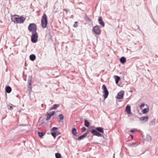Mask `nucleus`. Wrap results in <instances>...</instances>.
<instances>
[{
  "instance_id": "obj_1",
  "label": "nucleus",
  "mask_w": 158,
  "mask_h": 158,
  "mask_svg": "<svg viewBox=\"0 0 158 158\" xmlns=\"http://www.w3.org/2000/svg\"><path fill=\"white\" fill-rule=\"evenodd\" d=\"M98 131L103 133L104 132V129L102 127H97L95 130L93 129L91 131V132L94 135H95L98 137L102 136V135Z\"/></svg>"
},
{
  "instance_id": "obj_2",
  "label": "nucleus",
  "mask_w": 158,
  "mask_h": 158,
  "mask_svg": "<svg viewBox=\"0 0 158 158\" xmlns=\"http://www.w3.org/2000/svg\"><path fill=\"white\" fill-rule=\"evenodd\" d=\"M48 23L47 16L45 14H44L42 17L41 24L43 28H44L46 27Z\"/></svg>"
},
{
  "instance_id": "obj_3",
  "label": "nucleus",
  "mask_w": 158,
  "mask_h": 158,
  "mask_svg": "<svg viewBox=\"0 0 158 158\" xmlns=\"http://www.w3.org/2000/svg\"><path fill=\"white\" fill-rule=\"evenodd\" d=\"M37 29L36 25L34 23H30L28 27V30L32 33L36 32Z\"/></svg>"
},
{
  "instance_id": "obj_4",
  "label": "nucleus",
  "mask_w": 158,
  "mask_h": 158,
  "mask_svg": "<svg viewBox=\"0 0 158 158\" xmlns=\"http://www.w3.org/2000/svg\"><path fill=\"white\" fill-rule=\"evenodd\" d=\"M31 41L33 43H36L38 40V35L37 32L32 33Z\"/></svg>"
},
{
  "instance_id": "obj_5",
  "label": "nucleus",
  "mask_w": 158,
  "mask_h": 158,
  "mask_svg": "<svg viewBox=\"0 0 158 158\" xmlns=\"http://www.w3.org/2000/svg\"><path fill=\"white\" fill-rule=\"evenodd\" d=\"M102 89L103 90V93H104L103 96L104 99H106L108 97L109 94V92L107 88L105 85H103L102 87Z\"/></svg>"
},
{
  "instance_id": "obj_6",
  "label": "nucleus",
  "mask_w": 158,
  "mask_h": 158,
  "mask_svg": "<svg viewBox=\"0 0 158 158\" xmlns=\"http://www.w3.org/2000/svg\"><path fill=\"white\" fill-rule=\"evenodd\" d=\"M93 31L96 35H99L101 33V30L99 26H96L93 28Z\"/></svg>"
},
{
  "instance_id": "obj_7",
  "label": "nucleus",
  "mask_w": 158,
  "mask_h": 158,
  "mask_svg": "<svg viewBox=\"0 0 158 158\" xmlns=\"http://www.w3.org/2000/svg\"><path fill=\"white\" fill-rule=\"evenodd\" d=\"M124 93L123 91H120L118 94L117 98L119 99H122L123 97Z\"/></svg>"
},
{
  "instance_id": "obj_8",
  "label": "nucleus",
  "mask_w": 158,
  "mask_h": 158,
  "mask_svg": "<svg viewBox=\"0 0 158 158\" xmlns=\"http://www.w3.org/2000/svg\"><path fill=\"white\" fill-rule=\"evenodd\" d=\"M19 16L17 15H14L11 16V20L12 21L15 23H17L18 20V19Z\"/></svg>"
},
{
  "instance_id": "obj_9",
  "label": "nucleus",
  "mask_w": 158,
  "mask_h": 158,
  "mask_svg": "<svg viewBox=\"0 0 158 158\" xmlns=\"http://www.w3.org/2000/svg\"><path fill=\"white\" fill-rule=\"evenodd\" d=\"M25 18L23 17H22V16L20 17H18V20L17 23H23L25 20Z\"/></svg>"
},
{
  "instance_id": "obj_10",
  "label": "nucleus",
  "mask_w": 158,
  "mask_h": 158,
  "mask_svg": "<svg viewBox=\"0 0 158 158\" xmlns=\"http://www.w3.org/2000/svg\"><path fill=\"white\" fill-rule=\"evenodd\" d=\"M55 113V112L54 111H52L51 112V113H47V117L46 118V120H48Z\"/></svg>"
},
{
  "instance_id": "obj_11",
  "label": "nucleus",
  "mask_w": 158,
  "mask_h": 158,
  "mask_svg": "<svg viewBox=\"0 0 158 158\" xmlns=\"http://www.w3.org/2000/svg\"><path fill=\"white\" fill-rule=\"evenodd\" d=\"M98 22L99 24L102 25V27H104L105 26V23L102 20V17H99L98 20Z\"/></svg>"
},
{
  "instance_id": "obj_12",
  "label": "nucleus",
  "mask_w": 158,
  "mask_h": 158,
  "mask_svg": "<svg viewBox=\"0 0 158 158\" xmlns=\"http://www.w3.org/2000/svg\"><path fill=\"white\" fill-rule=\"evenodd\" d=\"M125 111L128 114L131 113V106H130L127 105L126 107Z\"/></svg>"
},
{
  "instance_id": "obj_13",
  "label": "nucleus",
  "mask_w": 158,
  "mask_h": 158,
  "mask_svg": "<svg viewBox=\"0 0 158 158\" xmlns=\"http://www.w3.org/2000/svg\"><path fill=\"white\" fill-rule=\"evenodd\" d=\"M11 90V88L10 86H6L5 87V91L7 93H10Z\"/></svg>"
},
{
  "instance_id": "obj_14",
  "label": "nucleus",
  "mask_w": 158,
  "mask_h": 158,
  "mask_svg": "<svg viewBox=\"0 0 158 158\" xmlns=\"http://www.w3.org/2000/svg\"><path fill=\"white\" fill-rule=\"evenodd\" d=\"M141 120L144 121V122L148 121V116H146L144 117H142L140 118Z\"/></svg>"
},
{
  "instance_id": "obj_15",
  "label": "nucleus",
  "mask_w": 158,
  "mask_h": 158,
  "mask_svg": "<svg viewBox=\"0 0 158 158\" xmlns=\"http://www.w3.org/2000/svg\"><path fill=\"white\" fill-rule=\"evenodd\" d=\"M36 59V56L34 54H31L30 56V59L31 61H34Z\"/></svg>"
},
{
  "instance_id": "obj_16",
  "label": "nucleus",
  "mask_w": 158,
  "mask_h": 158,
  "mask_svg": "<svg viewBox=\"0 0 158 158\" xmlns=\"http://www.w3.org/2000/svg\"><path fill=\"white\" fill-rule=\"evenodd\" d=\"M72 133L75 136H77V130L74 127L72 129Z\"/></svg>"
},
{
  "instance_id": "obj_17",
  "label": "nucleus",
  "mask_w": 158,
  "mask_h": 158,
  "mask_svg": "<svg viewBox=\"0 0 158 158\" xmlns=\"http://www.w3.org/2000/svg\"><path fill=\"white\" fill-rule=\"evenodd\" d=\"M120 60L121 63L124 64L126 61V59L125 57H122L120 58Z\"/></svg>"
},
{
  "instance_id": "obj_18",
  "label": "nucleus",
  "mask_w": 158,
  "mask_h": 158,
  "mask_svg": "<svg viewBox=\"0 0 158 158\" xmlns=\"http://www.w3.org/2000/svg\"><path fill=\"white\" fill-rule=\"evenodd\" d=\"M85 135L83 134L82 135L79 136L77 138L74 137V138L75 139H77L78 140H81L83 138L85 137Z\"/></svg>"
},
{
  "instance_id": "obj_19",
  "label": "nucleus",
  "mask_w": 158,
  "mask_h": 158,
  "mask_svg": "<svg viewBox=\"0 0 158 158\" xmlns=\"http://www.w3.org/2000/svg\"><path fill=\"white\" fill-rule=\"evenodd\" d=\"M85 122V126L87 127H88L90 125V123L87 120H85L84 121Z\"/></svg>"
},
{
  "instance_id": "obj_20",
  "label": "nucleus",
  "mask_w": 158,
  "mask_h": 158,
  "mask_svg": "<svg viewBox=\"0 0 158 158\" xmlns=\"http://www.w3.org/2000/svg\"><path fill=\"white\" fill-rule=\"evenodd\" d=\"M59 105L55 104L53 105L52 107L51 108V110L56 109L59 106Z\"/></svg>"
},
{
  "instance_id": "obj_21",
  "label": "nucleus",
  "mask_w": 158,
  "mask_h": 158,
  "mask_svg": "<svg viewBox=\"0 0 158 158\" xmlns=\"http://www.w3.org/2000/svg\"><path fill=\"white\" fill-rule=\"evenodd\" d=\"M151 139L152 138L151 136L148 135H147L146 137V140L148 141H151Z\"/></svg>"
},
{
  "instance_id": "obj_22",
  "label": "nucleus",
  "mask_w": 158,
  "mask_h": 158,
  "mask_svg": "<svg viewBox=\"0 0 158 158\" xmlns=\"http://www.w3.org/2000/svg\"><path fill=\"white\" fill-rule=\"evenodd\" d=\"M149 108H145L142 110V112L144 114H146L149 111Z\"/></svg>"
},
{
  "instance_id": "obj_23",
  "label": "nucleus",
  "mask_w": 158,
  "mask_h": 158,
  "mask_svg": "<svg viewBox=\"0 0 158 158\" xmlns=\"http://www.w3.org/2000/svg\"><path fill=\"white\" fill-rule=\"evenodd\" d=\"M85 20L88 22H91V20L87 16H86L85 17Z\"/></svg>"
},
{
  "instance_id": "obj_24",
  "label": "nucleus",
  "mask_w": 158,
  "mask_h": 158,
  "mask_svg": "<svg viewBox=\"0 0 158 158\" xmlns=\"http://www.w3.org/2000/svg\"><path fill=\"white\" fill-rule=\"evenodd\" d=\"M55 156L56 158H60L61 157V155L60 153H57L55 154Z\"/></svg>"
},
{
  "instance_id": "obj_25",
  "label": "nucleus",
  "mask_w": 158,
  "mask_h": 158,
  "mask_svg": "<svg viewBox=\"0 0 158 158\" xmlns=\"http://www.w3.org/2000/svg\"><path fill=\"white\" fill-rule=\"evenodd\" d=\"M45 133L42 132H38L39 136L40 137H42L44 135Z\"/></svg>"
},
{
  "instance_id": "obj_26",
  "label": "nucleus",
  "mask_w": 158,
  "mask_h": 158,
  "mask_svg": "<svg viewBox=\"0 0 158 158\" xmlns=\"http://www.w3.org/2000/svg\"><path fill=\"white\" fill-rule=\"evenodd\" d=\"M155 119L152 120L150 123L149 125L151 126L155 124Z\"/></svg>"
},
{
  "instance_id": "obj_27",
  "label": "nucleus",
  "mask_w": 158,
  "mask_h": 158,
  "mask_svg": "<svg viewBox=\"0 0 158 158\" xmlns=\"http://www.w3.org/2000/svg\"><path fill=\"white\" fill-rule=\"evenodd\" d=\"M64 118V116L62 114H60L58 116V118L60 120H63Z\"/></svg>"
},
{
  "instance_id": "obj_28",
  "label": "nucleus",
  "mask_w": 158,
  "mask_h": 158,
  "mask_svg": "<svg viewBox=\"0 0 158 158\" xmlns=\"http://www.w3.org/2000/svg\"><path fill=\"white\" fill-rule=\"evenodd\" d=\"M51 135L54 138H55L57 136V133L56 132H51Z\"/></svg>"
},
{
  "instance_id": "obj_29",
  "label": "nucleus",
  "mask_w": 158,
  "mask_h": 158,
  "mask_svg": "<svg viewBox=\"0 0 158 158\" xmlns=\"http://www.w3.org/2000/svg\"><path fill=\"white\" fill-rule=\"evenodd\" d=\"M136 145V143H130L129 144V146L133 147L134 146H135Z\"/></svg>"
},
{
  "instance_id": "obj_30",
  "label": "nucleus",
  "mask_w": 158,
  "mask_h": 158,
  "mask_svg": "<svg viewBox=\"0 0 158 158\" xmlns=\"http://www.w3.org/2000/svg\"><path fill=\"white\" fill-rule=\"evenodd\" d=\"M31 81L32 80L31 79H29L28 80V83L30 86H31Z\"/></svg>"
},
{
  "instance_id": "obj_31",
  "label": "nucleus",
  "mask_w": 158,
  "mask_h": 158,
  "mask_svg": "<svg viewBox=\"0 0 158 158\" xmlns=\"http://www.w3.org/2000/svg\"><path fill=\"white\" fill-rule=\"evenodd\" d=\"M78 22H75L73 25V27H78Z\"/></svg>"
},
{
  "instance_id": "obj_32",
  "label": "nucleus",
  "mask_w": 158,
  "mask_h": 158,
  "mask_svg": "<svg viewBox=\"0 0 158 158\" xmlns=\"http://www.w3.org/2000/svg\"><path fill=\"white\" fill-rule=\"evenodd\" d=\"M145 104L144 103H142L140 105V109H142L143 107H144L145 106Z\"/></svg>"
},
{
  "instance_id": "obj_33",
  "label": "nucleus",
  "mask_w": 158,
  "mask_h": 158,
  "mask_svg": "<svg viewBox=\"0 0 158 158\" xmlns=\"http://www.w3.org/2000/svg\"><path fill=\"white\" fill-rule=\"evenodd\" d=\"M116 78H115V81H119L120 79V77L118 76H115Z\"/></svg>"
},
{
  "instance_id": "obj_34",
  "label": "nucleus",
  "mask_w": 158,
  "mask_h": 158,
  "mask_svg": "<svg viewBox=\"0 0 158 158\" xmlns=\"http://www.w3.org/2000/svg\"><path fill=\"white\" fill-rule=\"evenodd\" d=\"M86 130V128L85 127H83L81 129V132H84V131H85Z\"/></svg>"
},
{
  "instance_id": "obj_35",
  "label": "nucleus",
  "mask_w": 158,
  "mask_h": 158,
  "mask_svg": "<svg viewBox=\"0 0 158 158\" xmlns=\"http://www.w3.org/2000/svg\"><path fill=\"white\" fill-rule=\"evenodd\" d=\"M57 128L55 127H53L52 129H51V130L53 131H54L55 130H57Z\"/></svg>"
},
{
  "instance_id": "obj_36",
  "label": "nucleus",
  "mask_w": 158,
  "mask_h": 158,
  "mask_svg": "<svg viewBox=\"0 0 158 158\" xmlns=\"http://www.w3.org/2000/svg\"><path fill=\"white\" fill-rule=\"evenodd\" d=\"M89 130H88L84 134L85 135V136H86L87 135V134L89 133Z\"/></svg>"
},
{
  "instance_id": "obj_37",
  "label": "nucleus",
  "mask_w": 158,
  "mask_h": 158,
  "mask_svg": "<svg viewBox=\"0 0 158 158\" xmlns=\"http://www.w3.org/2000/svg\"><path fill=\"white\" fill-rule=\"evenodd\" d=\"M31 89H32L31 86H30V85H29L28 86V90H30Z\"/></svg>"
},
{
  "instance_id": "obj_38",
  "label": "nucleus",
  "mask_w": 158,
  "mask_h": 158,
  "mask_svg": "<svg viewBox=\"0 0 158 158\" xmlns=\"http://www.w3.org/2000/svg\"><path fill=\"white\" fill-rule=\"evenodd\" d=\"M64 10L66 12V14H67V13L68 11V9H64Z\"/></svg>"
},
{
  "instance_id": "obj_39",
  "label": "nucleus",
  "mask_w": 158,
  "mask_h": 158,
  "mask_svg": "<svg viewBox=\"0 0 158 158\" xmlns=\"http://www.w3.org/2000/svg\"><path fill=\"white\" fill-rule=\"evenodd\" d=\"M135 131V130H131L130 131V132H134Z\"/></svg>"
},
{
  "instance_id": "obj_40",
  "label": "nucleus",
  "mask_w": 158,
  "mask_h": 158,
  "mask_svg": "<svg viewBox=\"0 0 158 158\" xmlns=\"http://www.w3.org/2000/svg\"><path fill=\"white\" fill-rule=\"evenodd\" d=\"M10 110H13V107L12 106H10Z\"/></svg>"
},
{
  "instance_id": "obj_41",
  "label": "nucleus",
  "mask_w": 158,
  "mask_h": 158,
  "mask_svg": "<svg viewBox=\"0 0 158 158\" xmlns=\"http://www.w3.org/2000/svg\"><path fill=\"white\" fill-rule=\"evenodd\" d=\"M118 81H115L116 83V84H117L118 83Z\"/></svg>"
},
{
  "instance_id": "obj_42",
  "label": "nucleus",
  "mask_w": 158,
  "mask_h": 158,
  "mask_svg": "<svg viewBox=\"0 0 158 158\" xmlns=\"http://www.w3.org/2000/svg\"><path fill=\"white\" fill-rule=\"evenodd\" d=\"M73 18V15H71V16H70V18Z\"/></svg>"
},
{
  "instance_id": "obj_43",
  "label": "nucleus",
  "mask_w": 158,
  "mask_h": 158,
  "mask_svg": "<svg viewBox=\"0 0 158 158\" xmlns=\"http://www.w3.org/2000/svg\"><path fill=\"white\" fill-rule=\"evenodd\" d=\"M57 133V135H59V134H60V133L59 132H56Z\"/></svg>"
},
{
  "instance_id": "obj_44",
  "label": "nucleus",
  "mask_w": 158,
  "mask_h": 158,
  "mask_svg": "<svg viewBox=\"0 0 158 158\" xmlns=\"http://www.w3.org/2000/svg\"><path fill=\"white\" fill-rule=\"evenodd\" d=\"M131 138L133 139V136L131 135Z\"/></svg>"
},
{
  "instance_id": "obj_45",
  "label": "nucleus",
  "mask_w": 158,
  "mask_h": 158,
  "mask_svg": "<svg viewBox=\"0 0 158 158\" xmlns=\"http://www.w3.org/2000/svg\"><path fill=\"white\" fill-rule=\"evenodd\" d=\"M43 105H44L43 104H42L41 106H42V107H43Z\"/></svg>"
}]
</instances>
